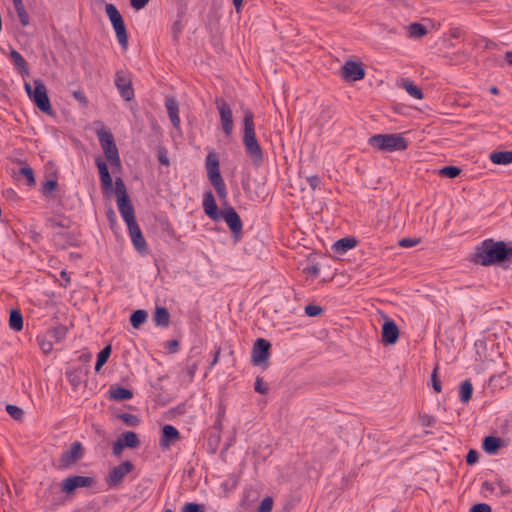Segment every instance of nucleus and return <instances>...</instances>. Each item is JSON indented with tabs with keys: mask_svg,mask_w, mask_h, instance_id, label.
I'll return each instance as SVG.
<instances>
[{
	"mask_svg": "<svg viewBox=\"0 0 512 512\" xmlns=\"http://www.w3.org/2000/svg\"><path fill=\"white\" fill-rule=\"evenodd\" d=\"M470 261L476 265L492 266L503 263H512V244L496 241L493 238L483 240L475 247Z\"/></svg>",
	"mask_w": 512,
	"mask_h": 512,
	"instance_id": "f257e3e1",
	"label": "nucleus"
},
{
	"mask_svg": "<svg viewBox=\"0 0 512 512\" xmlns=\"http://www.w3.org/2000/svg\"><path fill=\"white\" fill-rule=\"evenodd\" d=\"M202 205L205 214L211 220L219 221L223 219L231 230L234 239L236 241L239 240L242 235L243 223L239 214L232 206L226 205L222 211H219L213 193L210 190L204 193Z\"/></svg>",
	"mask_w": 512,
	"mask_h": 512,
	"instance_id": "f03ea898",
	"label": "nucleus"
},
{
	"mask_svg": "<svg viewBox=\"0 0 512 512\" xmlns=\"http://www.w3.org/2000/svg\"><path fill=\"white\" fill-rule=\"evenodd\" d=\"M243 144L247 156L255 167H260L264 162V155L255 133L254 114L250 109L243 110Z\"/></svg>",
	"mask_w": 512,
	"mask_h": 512,
	"instance_id": "7ed1b4c3",
	"label": "nucleus"
},
{
	"mask_svg": "<svg viewBox=\"0 0 512 512\" xmlns=\"http://www.w3.org/2000/svg\"><path fill=\"white\" fill-rule=\"evenodd\" d=\"M368 144L384 152L404 151L408 147V141L399 133L373 135Z\"/></svg>",
	"mask_w": 512,
	"mask_h": 512,
	"instance_id": "20e7f679",
	"label": "nucleus"
},
{
	"mask_svg": "<svg viewBox=\"0 0 512 512\" xmlns=\"http://www.w3.org/2000/svg\"><path fill=\"white\" fill-rule=\"evenodd\" d=\"M33 85L34 87H32L29 82L24 83V88L29 99L41 112L51 115L53 113V109L45 84L41 79H35L33 81Z\"/></svg>",
	"mask_w": 512,
	"mask_h": 512,
	"instance_id": "39448f33",
	"label": "nucleus"
},
{
	"mask_svg": "<svg viewBox=\"0 0 512 512\" xmlns=\"http://www.w3.org/2000/svg\"><path fill=\"white\" fill-rule=\"evenodd\" d=\"M98 141L113 171L121 169V160L112 132L105 127L96 131Z\"/></svg>",
	"mask_w": 512,
	"mask_h": 512,
	"instance_id": "423d86ee",
	"label": "nucleus"
},
{
	"mask_svg": "<svg viewBox=\"0 0 512 512\" xmlns=\"http://www.w3.org/2000/svg\"><path fill=\"white\" fill-rule=\"evenodd\" d=\"M105 12L115 30L119 44L126 49L128 46V35L122 15L114 4H106Z\"/></svg>",
	"mask_w": 512,
	"mask_h": 512,
	"instance_id": "0eeeda50",
	"label": "nucleus"
},
{
	"mask_svg": "<svg viewBox=\"0 0 512 512\" xmlns=\"http://www.w3.org/2000/svg\"><path fill=\"white\" fill-rule=\"evenodd\" d=\"M115 86L120 94V96L125 101H131L134 96V88L132 84V75L127 70H119L115 74L114 79Z\"/></svg>",
	"mask_w": 512,
	"mask_h": 512,
	"instance_id": "6e6552de",
	"label": "nucleus"
},
{
	"mask_svg": "<svg viewBox=\"0 0 512 512\" xmlns=\"http://www.w3.org/2000/svg\"><path fill=\"white\" fill-rule=\"evenodd\" d=\"M134 464L129 461H123L114 467L106 477V484L109 488L118 487L124 480L125 476L134 470Z\"/></svg>",
	"mask_w": 512,
	"mask_h": 512,
	"instance_id": "1a4fd4ad",
	"label": "nucleus"
},
{
	"mask_svg": "<svg viewBox=\"0 0 512 512\" xmlns=\"http://www.w3.org/2000/svg\"><path fill=\"white\" fill-rule=\"evenodd\" d=\"M271 344L264 338H258L253 344L252 348V363L254 365H263L264 368L268 367V359L270 356Z\"/></svg>",
	"mask_w": 512,
	"mask_h": 512,
	"instance_id": "9d476101",
	"label": "nucleus"
},
{
	"mask_svg": "<svg viewBox=\"0 0 512 512\" xmlns=\"http://www.w3.org/2000/svg\"><path fill=\"white\" fill-rule=\"evenodd\" d=\"M215 105L220 115L222 130L226 136H230L234 128L232 110L223 98H216Z\"/></svg>",
	"mask_w": 512,
	"mask_h": 512,
	"instance_id": "9b49d317",
	"label": "nucleus"
},
{
	"mask_svg": "<svg viewBox=\"0 0 512 512\" xmlns=\"http://www.w3.org/2000/svg\"><path fill=\"white\" fill-rule=\"evenodd\" d=\"M95 482V478L90 476H69L62 481V491L70 495L78 488L93 486Z\"/></svg>",
	"mask_w": 512,
	"mask_h": 512,
	"instance_id": "f8f14e48",
	"label": "nucleus"
},
{
	"mask_svg": "<svg viewBox=\"0 0 512 512\" xmlns=\"http://www.w3.org/2000/svg\"><path fill=\"white\" fill-rule=\"evenodd\" d=\"M340 74L347 82H355L365 77V69L361 63L348 60L341 67Z\"/></svg>",
	"mask_w": 512,
	"mask_h": 512,
	"instance_id": "ddd939ff",
	"label": "nucleus"
},
{
	"mask_svg": "<svg viewBox=\"0 0 512 512\" xmlns=\"http://www.w3.org/2000/svg\"><path fill=\"white\" fill-rule=\"evenodd\" d=\"M84 455V450L81 442H73L69 449L64 451L60 458L59 463L62 468H68L79 461Z\"/></svg>",
	"mask_w": 512,
	"mask_h": 512,
	"instance_id": "4468645a",
	"label": "nucleus"
},
{
	"mask_svg": "<svg viewBox=\"0 0 512 512\" xmlns=\"http://www.w3.org/2000/svg\"><path fill=\"white\" fill-rule=\"evenodd\" d=\"M206 169L208 178L213 186L224 182L220 173L219 159L213 152H210L206 157Z\"/></svg>",
	"mask_w": 512,
	"mask_h": 512,
	"instance_id": "2eb2a0df",
	"label": "nucleus"
},
{
	"mask_svg": "<svg viewBox=\"0 0 512 512\" xmlns=\"http://www.w3.org/2000/svg\"><path fill=\"white\" fill-rule=\"evenodd\" d=\"M129 235L131 237V241L133 243L134 248L141 254H146L148 251L146 240L143 236V233L137 223H131L127 225Z\"/></svg>",
	"mask_w": 512,
	"mask_h": 512,
	"instance_id": "dca6fc26",
	"label": "nucleus"
},
{
	"mask_svg": "<svg viewBox=\"0 0 512 512\" xmlns=\"http://www.w3.org/2000/svg\"><path fill=\"white\" fill-rule=\"evenodd\" d=\"M382 342L385 345H393L399 339V328L396 323L389 319L382 326L381 331Z\"/></svg>",
	"mask_w": 512,
	"mask_h": 512,
	"instance_id": "f3484780",
	"label": "nucleus"
},
{
	"mask_svg": "<svg viewBox=\"0 0 512 512\" xmlns=\"http://www.w3.org/2000/svg\"><path fill=\"white\" fill-rule=\"evenodd\" d=\"M95 164L99 171L102 190L104 192H111L113 190V181L108 170L107 164L102 160L101 157L96 158Z\"/></svg>",
	"mask_w": 512,
	"mask_h": 512,
	"instance_id": "a211bd4d",
	"label": "nucleus"
},
{
	"mask_svg": "<svg viewBox=\"0 0 512 512\" xmlns=\"http://www.w3.org/2000/svg\"><path fill=\"white\" fill-rule=\"evenodd\" d=\"M179 439V431L174 426L167 424L162 428V434L160 437V447L163 450L169 449L170 446Z\"/></svg>",
	"mask_w": 512,
	"mask_h": 512,
	"instance_id": "6ab92c4d",
	"label": "nucleus"
},
{
	"mask_svg": "<svg viewBox=\"0 0 512 512\" xmlns=\"http://www.w3.org/2000/svg\"><path fill=\"white\" fill-rule=\"evenodd\" d=\"M117 205L118 210L127 225L136 222L135 210L130 198L125 199L122 197L121 199H117Z\"/></svg>",
	"mask_w": 512,
	"mask_h": 512,
	"instance_id": "aec40b11",
	"label": "nucleus"
},
{
	"mask_svg": "<svg viewBox=\"0 0 512 512\" xmlns=\"http://www.w3.org/2000/svg\"><path fill=\"white\" fill-rule=\"evenodd\" d=\"M165 107L167 109L169 119L175 128H179L180 126V118H179V106L178 102L174 97H166L165 99Z\"/></svg>",
	"mask_w": 512,
	"mask_h": 512,
	"instance_id": "412c9836",
	"label": "nucleus"
},
{
	"mask_svg": "<svg viewBox=\"0 0 512 512\" xmlns=\"http://www.w3.org/2000/svg\"><path fill=\"white\" fill-rule=\"evenodd\" d=\"M9 58L22 76L29 75L28 63L17 50L11 49L9 53Z\"/></svg>",
	"mask_w": 512,
	"mask_h": 512,
	"instance_id": "4be33fe9",
	"label": "nucleus"
},
{
	"mask_svg": "<svg viewBox=\"0 0 512 512\" xmlns=\"http://www.w3.org/2000/svg\"><path fill=\"white\" fill-rule=\"evenodd\" d=\"M503 446V440L496 436H486L482 442L483 450L490 455H494Z\"/></svg>",
	"mask_w": 512,
	"mask_h": 512,
	"instance_id": "5701e85b",
	"label": "nucleus"
},
{
	"mask_svg": "<svg viewBox=\"0 0 512 512\" xmlns=\"http://www.w3.org/2000/svg\"><path fill=\"white\" fill-rule=\"evenodd\" d=\"M357 245V240L354 237H344L339 240H337L333 246V251L338 254L342 255L346 253L348 250L354 248Z\"/></svg>",
	"mask_w": 512,
	"mask_h": 512,
	"instance_id": "b1692460",
	"label": "nucleus"
},
{
	"mask_svg": "<svg viewBox=\"0 0 512 512\" xmlns=\"http://www.w3.org/2000/svg\"><path fill=\"white\" fill-rule=\"evenodd\" d=\"M109 399L115 401H125L133 398V391L121 386H111L109 391Z\"/></svg>",
	"mask_w": 512,
	"mask_h": 512,
	"instance_id": "393cba45",
	"label": "nucleus"
},
{
	"mask_svg": "<svg viewBox=\"0 0 512 512\" xmlns=\"http://www.w3.org/2000/svg\"><path fill=\"white\" fill-rule=\"evenodd\" d=\"M154 321L157 326L168 327L170 324V313L166 307L157 306L154 313Z\"/></svg>",
	"mask_w": 512,
	"mask_h": 512,
	"instance_id": "a878e982",
	"label": "nucleus"
},
{
	"mask_svg": "<svg viewBox=\"0 0 512 512\" xmlns=\"http://www.w3.org/2000/svg\"><path fill=\"white\" fill-rule=\"evenodd\" d=\"M118 438L126 448L135 449L140 446L138 435L133 431L123 432Z\"/></svg>",
	"mask_w": 512,
	"mask_h": 512,
	"instance_id": "bb28decb",
	"label": "nucleus"
},
{
	"mask_svg": "<svg viewBox=\"0 0 512 512\" xmlns=\"http://www.w3.org/2000/svg\"><path fill=\"white\" fill-rule=\"evenodd\" d=\"M490 160L494 164L507 165L512 163V150L510 151H494L490 154Z\"/></svg>",
	"mask_w": 512,
	"mask_h": 512,
	"instance_id": "cd10ccee",
	"label": "nucleus"
},
{
	"mask_svg": "<svg viewBox=\"0 0 512 512\" xmlns=\"http://www.w3.org/2000/svg\"><path fill=\"white\" fill-rule=\"evenodd\" d=\"M9 327L16 332H19L23 329V316L20 310L12 309L10 311Z\"/></svg>",
	"mask_w": 512,
	"mask_h": 512,
	"instance_id": "c85d7f7f",
	"label": "nucleus"
},
{
	"mask_svg": "<svg viewBox=\"0 0 512 512\" xmlns=\"http://www.w3.org/2000/svg\"><path fill=\"white\" fill-rule=\"evenodd\" d=\"M16 11V14L21 22L22 26H28L30 24V17L27 13L23 0H12Z\"/></svg>",
	"mask_w": 512,
	"mask_h": 512,
	"instance_id": "c756f323",
	"label": "nucleus"
},
{
	"mask_svg": "<svg viewBox=\"0 0 512 512\" xmlns=\"http://www.w3.org/2000/svg\"><path fill=\"white\" fill-rule=\"evenodd\" d=\"M45 226L53 231L69 229L70 221L66 218L58 219V218L50 217V218L46 219Z\"/></svg>",
	"mask_w": 512,
	"mask_h": 512,
	"instance_id": "7c9ffc66",
	"label": "nucleus"
},
{
	"mask_svg": "<svg viewBox=\"0 0 512 512\" xmlns=\"http://www.w3.org/2000/svg\"><path fill=\"white\" fill-rule=\"evenodd\" d=\"M473 385L470 380H465L460 384L459 398L464 404L468 403L472 398Z\"/></svg>",
	"mask_w": 512,
	"mask_h": 512,
	"instance_id": "2f4dec72",
	"label": "nucleus"
},
{
	"mask_svg": "<svg viewBox=\"0 0 512 512\" xmlns=\"http://www.w3.org/2000/svg\"><path fill=\"white\" fill-rule=\"evenodd\" d=\"M402 85L406 92L415 99H423L424 95L422 90L413 83L410 79H403Z\"/></svg>",
	"mask_w": 512,
	"mask_h": 512,
	"instance_id": "473e14b6",
	"label": "nucleus"
},
{
	"mask_svg": "<svg viewBox=\"0 0 512 512\" xmlns=\"http://www.w3.org/2000/svg\"><path fill=\"white\" fill-rule=\"evenodd\" d=\"M148 314L145 310L138 309L130 315V323L133 328L139 329L147 320Z\"/></svg>",
	"mask_w": 512,
	"mask_h": 512,
	"instance_id": "72a5a7b5",
	"label": "nucleus"
},
{
	"mask_svg": "<svg viewBox=\"0 0 512 512\" xmlns=\"http://www.w3.org/2000/svg\"><path fill=\"white\" fill-rule=\"evenodd\" d=\"M111 345L105 346L97 355V360L95 364V371L99 372L100 369L107 363L110 355H111Z\"/></svg>",
	"mask_w": 512,
	"mask_h": 512,
	"instance_id": "f704fd0d",
	"label": "nucleus"
},
{
	"mask_svg": "<svg viewBox=\"0 0 512 512\" xmlns=\"http://www.w3.org/2000/svg\"><path fill=\"white\" fill-rule=\"evenodd\" d=\"M409 36L411 38H421L427 34V28L421 23H411L408 28Z\"/></svg>",
	"mask_w": 512,
	"mask_h": 512,
	"instance_id": "c9c22d12",
	"label": "nucleus"
},
{
	"mask_svg": "<svg viewBox=\"0 0 512 512\" xmlns=\"http://www.w3.org/2000/svg\"><path fill=\"white\" fill-rule=\"evenodd\" d=\"M460 173H461V169L457 166H452V165L442 167L438 171V174L441 177H446V178H450V179L458 177L460 175Z\"/></svg>",
	"mask_w": 512,
	"mask_h": 512,
	"instance_id": "e433bc0d",
	"label": "nucleus"
},
{
	"mask_svg": "<svg viewBox=\"0 0 512 512\" xmlns=\"http://www.w3.org/2000/svg\"><path fill=\"white\" fill-rule=\"evenodd\" d=\"M184 25L182 23V14L178 15V18L173 22L171 27L172 39L174 42H178L179 36L183 31Z\"/></svg>",
	"mask_w": 512,
	"mask_h": 512,
	"instance_id": "4c0bfd02",
	"label": "nucleus"
},
{
	"mask_svg": "<svg viewBox=\"0 0 512 512\" xmlns=\"http://www.w3.org/2000/svg\"><path fill=\"white\" fill-rule=\"evenodd\" d=\"M118 419L122 420L129 427H136L140 423V419L130 413H122L117 416Z\"/></svg>",
	"mask_w": 512,
	"mask_h": 512,
	"instance_id": "58836bf2",
	"label": "nucleus"
},
{
	"mask_svg": "<svg viewBox=\"0 0 512 512\" xmlns=\"http://www.w3.org/2000/svg\"><path fill=\"white\" fill-rule=\"evenodd\" d=\"M18 174L25 177L27 180V185L33 186L35 185V176L33 169L29 166L21 167L18 171Z\"/></svg>",
	"mask_w": 512,
	"mask_h": 512,
	"instance_id": "ea45409f",
	"label": "nucleus"
},
{
	"mask_svg": "<svg viewBox=\"0 0 512 512\" xmlns=\"http://www.w3.org/2000/svg\"><path fill=\"white\" fill-rule=\"evenodd\" d=\"M67 379L73 387L79 386L81 383V370H69L66 372Z\"/></svg>",
	"mask_w": 512,
	"mask_h": 512,
	"instance_id": "a19ab883",
	"label": "nucleus"
},
{
	"mask_svg": "<svg viewBox=\"0 0 512 512\" xmlns=\"http://www.w3.org/2000/svg\"><path fill=\"white\" fill-rule=\"evenodd\" d=\"M115 193L117 195V199H121L122 197L128 199L126 186L121 178H116L115 181Z\"/></svg>",
	"mask_w": 512,
	"mask_h": 512,
	"instance_id": "79ce46f5",
	"label": "nucleus"
},
{
	"mask_svg": "<svg viewBox=\"0 0 512 512\" xmlns=\"http://www.w3.org/2000/svg\"><path fill=\"white\" fill-rule=\"evenodd\" d=\"M6 411L15 420H21L24 416V411L16 405L8 404Z\"/></svg>",
	"mask_w": 512,
	"mask_h": 512,
	"instance_id": "37998d69",
	"label": "nucleus"
},
{
	"mask_svg": "<svg viewBox=\"0 0 512 512\" xmlns=\"http://www.w3.org/2000/svg\"><path fill=\"white\" fill-rule=\"evenodd\" d=\"M438 370H439V366L436 365L431 374L432 387L436 393H440L442 390L441 381L438 376Z\"/></svg>",
	"mask_w": 512,
	"mask_h": 512,
	"instance_id": "c03bdc74",
	"label": "nucleus"
},
{
	"mask_svg": "<svg viewBox=\"0 0 512 512\" xmlns=\"http://www.w3.org/2000/svg\"><path fill=\"white\" fill-rule=\"evenodd\" d=\"M58 183H57V180L55 179H49L47 180L46 182L43 183L42 185V194L45 196V197H48L51 195L52 191L56 189Z\"/></svg>",
	"mask_w": 512,
	"mask_h": 512,
	"instance_id": "a18cd8bd",
	"label": "nucleus"
},
{
	"mask_svg": "<svg viewBox=\"0 0 512 512\" xmlns=\"http://www.w3.org/2000/svg\"><path fill=\"white\" fill-rule=\"evenodd\" d=\"M254 390L259 394H267L268 393V385L264 382L263 378L257 376L254 383Z\"/></svg>",
	"mask_w": 512,
	"mask_h": 512,
	"instance_id": "49530a36",
	"label": "nucleus"
},
{
	"mask_svg": "<svg viewBox=\"0 0 512 512\" xmlns=\"http://www.w3.org/2000/svg\"><path fill=\"white\" fill-rule=\"evenodd\" d=\"M273 508V499L265 497L257 508V512H271Z\"/></svg>",
	"mask_w": 512,
	"mask_h": 512,
	"instance_id": "de8ad7c7",
	"label": "nucleus"
},
{
	"mask_svg": "<svg viewBox=\"0 0 512 512\" xmlns=\"http://www.w3.org/2000/svg\"><path fill=\"white\" fill-rule=\"evenodd\" d=\"M67 329L64 326L54 327L49 331V335L55 338L57 341L63 339L66 335Z\"/></svg>",
	"mask_w": 512,
	"mask_h": 512,
	"instance_id": "09e8293b",
	"label": "nucleus"
},
{
	"mask_svg": "<svg viewBox=\"0 0 512 512\" xmlns=\"http://www.w3.org/2000/svg\"><path fill=\"white\" fill-rule=\"evenodd\" d=\"M305 313L310 317H316L323 313V308L319 305L308 304L305 307Z\"/></svg>",
	"mask_w": 512,
	"mask_h": 512,
	"instance_id": "8fccbe9b",
	"label": "nucleus"
},
{
	"mask_svg": "<svg viewBox=\"0 0 512 512\" xmlns=\"http://www.w3.org/2000/svg\"><path fill=\"white\" fill-rule=\"evenodd\" d=\"M205 507L203 504L198 503H186L182 509V512H204Z\"/></svg>",
	"mask_w": 512,
	"mask_h": 512,
	"instance_id": "3c124183",
	"label": "nucleus"
},
{
	"mask_svg": "<svg viewBox=\"0 0 512 512\" xmlns=\"http://www.w3.org/2000/svg\"><path fill=\"white\" fill-rule=\"evenodd\" d=\"M479 453L475 449H470L466 455V463L468 465H474L478 462Z\"/></svg>",
	"mask_w": 512,
	"mask_h": 512,
	"instance_id": "603ef678",
	"label": "nucleus"
},
{
	"mask_svg": "<svg viewBox=\"0 0 512 512\" xmlns=\"http://www.w3.org/2000/svg\"><path fill=\"white\" fill-rule=\"evenodd\" d=\"M157 157H158V161L162 165L169 166L170 162H169V159L167 157V150L165 148L162 147V148L158 149Z\"/></svg>",
	"mask_w": 512,
	"mask_h": 512,
	"instance_id": "864d4df0",
	"label": "nucleus"
},
{
	"mask_svg": "<svg viewBox=\"0 0 512 512\" xmlns=\"http://www.w3.org/2000/svg\"><path fill=\"white\" fill-rule=\"evenodd\" d=\"M213 187L215 188L218 197L222 200H226L227 190H226L225 183L222 182V183H219V185H214Z\"/></svg>",
	"mask_w": 512,
	"mask_h": 512,
	"instance_id": "5fc2aeb1",
	"label": "nucleus"
},
{
	"mask_svg": "<svg viewBox=\"0 0 512 512\" xmlns=\"http://www.w3.org/2000/svg\"><path fill=\"white\" fill-rule=\"evenodd\" d=\"M470 512H491V507L486 503H478L472 506Z\"/></svg>",
	"mask_w": 512,
	"mask_h": 512,
	"instance_id": "6e6d98bb",
	"label": "nucleus"
},
{
	"mask_svg": "<svg viewBox=\"0 0 512 512\" xmlns=\"http://www.w3.org/2000/svg\"><path fill=\"white\" fill-rule=\"evenodd\" d=\"M125 448L126 447L124 444L120 441L119 438H117V440L113 443L112 452L115 456H119Z\"/></svg>",
	"mask_w": 512,
	"mask_h": 512,
	"instance_id": "4d7b16f0",
	"label": "nucleus"
},
{
	"mask_svg": "<svg viewBox=\"0 0 512 512\" xmlns=\"http://www.w3.org/2000/svg\"><path fill=\"white\" fill-rule=\"evenodd\" d=\"M73 96L82 106L86 107L88 105L87 97L85 96V94L82 91H80V90L74 91Z\"/></svg>",
	"mask_w": 512,
	"mask_h": 512,
	"instance_id": "13d9d810",
	"label": "nucleus"
},
{
	"mask_svg": "<svg viewBox=\"0 0 512 512\" xmlns=\"http://www.w3.org/2000/svg\"><path fill=\"white\" fill-rule=\"evenodd\" d=\"M419 243V239L403 238L399 241L401 247H413Z\"/></svg>",
	"mask_w": 512,
	"mask_h": 512,
	"instance_id": "bf43d9fd",
	"label": "nucleus"
},
{
	"mask_svg": "<svg viewBox=\"0 0 512 512\" xmlns=\"http://www.w3.org/2000/svg\"><path fill=\"white\" fill-rule=\"evenodd\" d=\"M307 182L312 190H315L321 183L320 178L317 175H312L307 178Z\"/></svg>",
	"mask_w": 512,
	"mask_h": 512,
	"instance_id": "052dcab7",
	"label": "nucleus"
},
{
	"mask_svg": "<svg viewBox=\"0 0 512 512\" xmlns=\"http://www.w3.org/2000/svg\"><path fill=\"white\" fill-rule=\"evenodd\" d=\"M148 2L149 0H130L131 6L136 10L144 8Z\"/></svg>",
	"mask_w": 512,
	"mask_h": 512,
	"instance_id": "680f3d73",
	"label": "nucleus"
},
{
	"mask_svg": "<svg viewBox=\"0 0 512 512\" xmlns=\"http://www.w3.org/2000/svg\"><path fill=\"white\" fill-rule=\"evenodd\" d=\"M220 353H221V347L215 346L214 356H213V359L208 367L209 369H212L219 362Z\"/></svg>",
	"mask_w": 512,
	"mask_h": 512,
	"instance_id": "e2e57ef3",
	"label": "nucleus"
},
{
	"mask_svg": "<svg viewBox=\"0 0 512 512\" xmlns=\"http://www.w3.org/2000/svg\"><path fill=\"white\" fill-rule=\"evenodd\" d=\"M166 347L171 353H176L179 349V342L175 339L169 340L167 341Z\"/></svg>",
	"mask_w": 512,
	"mask_h": 512,
	"instance_id": "0e129e2a",
	"label": "nucleus"
},
{
	"mask_svg": "<svg viewBox=\"0 0 512 512\" xmlns=\"http://www.w3.org/2000/svg\"><path fill=\"white\" fill-rule=\"evenodd\" d=\"M304 272L313 276H318L320 273V268L318 265H311L304 269Z\"/></svg>",
	"mask_w": 512,
	"mask_h": 512,
	"instance_id": "69168bd1",
	"label": "nucleus"
},
{
	"mask_svg": "<svg viewBox=\"0 0 512 512\" xmlns=\"http://www.w3.org/2000/svg\"><path fill=\"white\" fill-rule=\"evenodd\" d=\"M497 485L500 488L502 495H507L511 492L509 486L507 484H505V482L503 480H498Z\"/></svg>",
	"mask_w": 512,
	"mask_h": 512,
	"instance_id": "338daca9",
	"label": "nucleus"
},
{
	"mask_svg": "<svg viewBox=\"0 0 512 512\" xmlns=\"http://www.w3.org/2000/svg\"><path fill=\"white\" fill-rule=\"evenodd\" d=\"M106 216L110 223V226H113L114 224H116V214L112 208L108 209V211L106 212Z\"/></svg>",
	"mask_w": 512,
	"mask_h": 512,
	"instance_id": "774afa93",
	"label": "nucleus"
}]
</instances>
